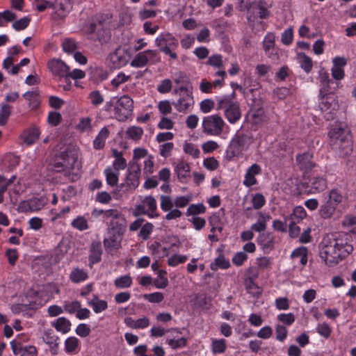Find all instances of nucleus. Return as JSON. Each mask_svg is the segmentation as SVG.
I'll return each instance as SVG.
<instances>
[{
    "label": "nucleus",
    "instance_id": "nucleus-1",
    "mask_svg": "<svg viewBox=\"0 0 356 356\" xmlns=\"http://www.w3.org/2000/svg\"><path fill=\"white\" fill-rule=\"evenodd\" d=\"M83 33L88 40L98 41L101 44L107 42L110 39V31L102 15L94 17L88 25H85Z\"/></svg>",
    "mask_w": 356,
    "mask_h": 356
},
{
    "label": "nucleus",
    "instance_id": "nucleus-2",
    "mask_svg": "<svg viewBox=\"0 0 356 356\" xmlns=\"http://www.w3.org/2000/svg\"><path fill=\"white\" fill-rule=\"evenodd\" d=\"M127 229V221L118 220L108 225V237L104 238L103 243L106 250H118L121 248V243Z\"/></svg>",
    "mask_w": 356,
    "mask_h": 356
},
{
    "label": "nucleus",
    "instance_id": "nucleus-3",
    "mask_svg": "<svg viewBox=\"0 0 356 356\" xmlns=\"http://www.w3.org/2000/svg\"><path fill=\"white\" fill-rule=\"evenodd\" d=\"M338 145L339 150L343 156H348L352 152L350 130L345 124H340L335 127V145Z\"/></svg>",
    "mask_w": 356,
    "mask_h": 356
},
{
    "label": "nucleus",
    "instance_id": "nucleus-4",
    "mask_svg": "<svg viewBox=\"0 0 356 356\" xmlns=\"http://www.w3.org/2000/svg\"><path fill=\"white\" fill-rule=\"evenodd\" d=\"M252 143V137L241 134L237 135L234 138L226 150V156L231 160L235 156L240 155L243 151L246 150Z\"/></svg>",
    "mask_w": 356,
    "mask_h": 356
},
{
    "label": "nucleus",
    "instance_id": "nucleus-5",
    "mask_svg": "<svg viewBox=\"0 0 356 356\" xmlns=\"http://www.w3.org/2000/svg\"><path fill=\"white\" fill-rule=\"evenodd\" d=\"M156 45L159 51L168 55L172 60L177 58V54L174 51L178 47L177 40L170 33H162L155 40Z\"/></svg>",
    "mask_w": 356,
    "mask_h": 356
},
{
    "label": "nucleus",
    "instance_id": "nucleus-6",
    "mask_svg": "<svg viewBox=\"0 0 356 356\" xmlns=\"http://www.w3.org/2000/svg\"><path fill=\"white\" fill-rule=\"evenodd\" d=\"M217 110H224L226 119L231 124L236 122L241 117L238 102H231L227 98L217 99Z\"/></svg>",
    "mask_w": 356,
    "mask_h": 356
},
{
    "label": "nucleus",
    "instance_id": "nucleus-7",
    "mask_svg": "<svg viewBox=\"0 0 356 356\" xmlns=\"http://www.w3.org/2000/svg\"><path fill=\"white\" fill-rule=\"evenodd\" d=\"M334 233L325 235L319 244V256L321 260L328 266L334 264Z\"/></svg>",
    "mask_w": 356,
    "mask_h": 356
},
{
    "label": "nucleus",
    "instance_id": "nucleus-8",
    "mask_svg": "<svg viewBox=\"0 0 356 356\" xmlns=\"http://www.w3.org/2000/svg\"><path fill=\"white\" fill-rule=\"evenodd\" d=\"M140 168L136 162H130L127 169L125 181L120 184V188L124 192L134 190L140 183Z\"/></svg>",
    "mask_w": 356,
    "mask_h": 356
},
{
    "label": "nucleus",
    "instance_id": "nucleus-9",
    "mask_svg": "<svg viewBox=\"0 0 356 356\" xmlns=\"http://www.w3.org/2000/svg\"><path fill=\"white\" fill-rule=\"evenodd\" d=\"M224 126V120L218 114L206 116L202 120V131L208 135L219 136Z\"/></svg>",
    "mask_w": 356,
    "mask_h": 356
},
{
    "label": "nucleus",
    "instance_id": "nucleus-10",
    "mask_svg": "<svg viewBox=\"0 0 356 356\" xmlns=\"http://www.w3.org/2000/svg\"><path fill=\"white\" fill-rule=\"evenodd\" d=\"M134 108V101L128 95H123L117 102L114 110L119 120H124L131 115Z\"/></svg>",
    "mask_w": 356,
    "mask_h": 356
},
{
    "label": "nucleus",
    "instance_id": "nucleus-11",
    "mask_svg": "<svg viewBox=\"0 0 356 356\" xmlns=\"http://www.w3.org/2000/svg\"><path fill=\"white\" fill-rule=\"evenodd\" d=\"M130 54L127 49L118 47L114 52L109 55L111 67L117 69L124 66L129 60Z\"/></svg>",
    "mask_w": 356,
    "mask_h": 356
},
{
    "label": "nucleus",
    "instance_id": "nucleus-12",
    "mask_svg": "<svg viewBox=\"0 0 356 356\" xmlns=\"http://www.w3.org/2000/svg\"><path fill=\"white\" fill-rule=\"evenodd\" d=\"M320 95L321 98L319 106L321 111L324 113V118L327 121L332 120L334 119V113L332 112L334 108H332V104L334 103L333 94L329 90L323 93L320 92Z\"/></svg>",
    "mask_w": 356,
    "mask_h": 356
},
{
    "label": "nucleus",
    "instance_id": "nucleus-13",
    "mask_svg": "<svg viewBox=\"0 0 356 356\" xmlns=\"http://www.w3.org/2000/svg\"><path fill=\"white\" fill-rule=\"evenodd\" d=\"M45 204L43 197H33L19 202L17 211L22 213L35 212L43 208Z\"/></svg>",
    "mask_w": 356,
    "mask_h": 356
},
{
    "label": "nucleus",
    "instance_id": "nucleus-14",
    "mask_svg": "<svg viewBox=\"0 0 356 356\" xmlns=\"http://www.w3.org/2000/svg\"><path fill=\"white\" fill-rule=\"evenodd\" d=\"M48 67L54 76L67 79L70 67L63 60L53 59L48 63Z\"/></svg>",
    "mask_w": 356,
    "mask_h": 356
},
{
    "label": "nucleus",
    "instance_id": "nucleus-15",
    "mask_svg": "<svg viewBox=\"0 0 356 356\" xmlns=\"http://www.w3.org/2000/svg\"><path fill=\"white\" fill-rule=\"evenodd\" d=\"M59 158L65 163L66 168L72 169L77 161V149L74 147L68 146L60 153Z\"/></svg>",
    "mask_w": 356,
    "mask_h": 356
},
{
    "label": "nucleus",
    "instance_id": "nucleus-16",
    "mask_svg": "<svg viewBox=\"0 0 356 356\" xmlns=\"http://www.w3.org/2000/svg\"><path fill=\"white\" fill-rule=\"evenodd\" d=\"M157 56L156 50H146L138 54L132 60L131 65L134 67H143L145 66L149 60L153 59Z\"/></svg>",
    "mask_w": 356,
    "mask_h": 356
},
{
    "label": "nucleus",
    "instance_id": "nucleus-17",
    "mask_svg": "<svg viewBox=\"0 0 356 356\" xmlns=\"http://www.w3.org/2000/svg\"><path fill=\"white\" fill-rule=\"evenodd\" d=\"M265 2L264 0H260L258 3L252 2V3L248 2H244L243 0L241 1V10H248L250 8L259 10V17L261 19H267L270 16V11L265 8Z\"/></svg>",
    "mask_w": 356,
    "mask_h": 356
},
{
    "label": "nucleus",
    "instance_id": "nucleus-18",
    "mask_svg": "<svg viewBox=\"0 0 356 356\" xmlns=\"http://www.w3.org/2000/svg\"><path fill=\"white\" fill-rule=\"evenodd\" d=\"M194 104L193 95L188 93L180 94L179 99L176 102H172V105L179 112L186 113Z\"/></svg>",
    "mask_w": 356,
    "mask_h": 356
},
{
    "label": "nucleus",
    "instance_id": "nucleus-19",
    "mask_svg": "<svg viewBox=\"0 0 356 356\" xmlns=\"http://www.w3.org/2000/svg\"><path fill=\"white\" fill-rule=\"evenodd\" d=\"M313 155L307 152L296 156L298 165L301 170L308 172L314 166L315 163L312 161Z\"/></svg>",
    "mask_w": 356,
    "mask_h": 356
},
{
    "label": "nucleus",
    "instance_id": "nucleus-20",
    "mask_svg": "<svg viewBox=\"0 0 356 356\" xmlns=\"http://www.w3.org/2000/svg\"><path fill=\"white\" fill-rule=\"evenodd\" d=\"M43 341L49 346L50 351L52 355H56L58 353V342L59 338L56 336L54 332L51 330H47L44 332L42 337Z\"/></svg>",
    "mask_w": 356,
    "mask_h": 356
},
{
    "label": "nucleus",
    "instance_id": "nucleus-21",
    "mask_svg": "<svg viewBox=\"0 0 356 356\" xmlns=\"http://www.w3.org/2000/svg\"><path fill=\"white\" fill-rule=\"evenodd\" d=\"M261 172V167L257 164H252L248 170L245 175L243 184L246 186H252L257 183L255 175L260 174Z\"/></svg>",
    "mask_w": 356,
    "mask_h": 356
},
{
    "label": "nucleus",
    "instance_id": "nucleus-22",
    "mask_svg": "<svg viewBox=\"0 0 356 356\" xmlns=\"http://www.w3.org/2000/svg\"><path fill=\"white\" fill-rule=\"evenodd\" d=\"M102 248L100 241H92L90 245L89 261L90 264L99 263L102 259Z\"/></svg>",
    "mask_w": 356,
    "mask_h": 356
},
{
    "label": "nucleus",
    "instance_id": "nucleus-23",
    "mask_svg": "<svg viewBox=\"0 0 356 356\" xmlns=\"http://www.w3.org/2000/svg\"><path fill=\"white\" fill-rule=\"evenodd\" d=\"M307 184L312 193H318L326 188V181L321 177H310Z\"/></svg>",
    "mask_w": 356,
    "mask_h": 356
},
{
    "label": "nucleus",
    "instance_id": "nucleus-24",
    "mask_svg": "<svg viewBox=\"0 0 356 356\" xmlns=\"http://www.w3.org/2000/svg\"><path fill=\"white\" fill-rule=\"evenodd\" d=\"M353 246L348 244L347 241L345 243H343V241H339L338 238H335V254H337V251L339 252L338 254V258L340 260L346 257L353 251Z\"/></svg>",
    "mask_w": 356,
    "mask_h": 356
},
{
    "label": "nucleus",
    "instance_id": "nucleus-25",
    "mask_svg": "<svg viewBox=\"0 0 356 356\" xmlns=\"http://www.w3.org/2000/svg\"><path fill=\"white\" fill-rule=\"evenodd\" d=\"M334 193V190H331L328 195V200L321 205L320 209V215L323 218H330L334 213V203L332 200V195Z\"/></svg>",
    "mask_w": 356,
    "mask_h": 356
},
{
    "label": "nucleus",
    "instance_id": "nucleus-26",
    "mask_svg": "<svg viewBox=\"0 0 356 356\" xmlns=\"http://www.w3.org/2000/svg\"><path fill=\"white\" fill-rule=\"evenodd\" d=\"M58 6L56 14L59 18L65 17L72 8V0H56Z\"/></svg>",
    "mask_w": 356,
    "mask_h": 356
},
{
    "label": "nucleus",
    "instance_id": "nucleus-27",
    "mask_svg": "<svg viewBox=\"0 0 356 356\" xmlns=\"http://www.w3.org/2000/svg\"><path fill=\"white\" fill-rule=\"evenodd\" d=\"M109 136V131L107 127H103L93 141V147L95 149H102L105 146L106 138Z\"/></svg>",
    "mask_w": 356,
    "mask_h": 356
},
{
    "label": "nucleus",
    "instance_id": "nucleus-28",
    "mask_svg": "<svg viewBox=\"0 0 356 356\" xmlns=\"http://www.w3.org/2000/svg\"><path fill=\"white\" fill-rule=\"evenodd\" d=\"M175 171L177 175L178 179L181 182H185L189 175L190 167L188 163L181 161L176 165Z\"/></svg>",
    "mask_w": 356,
    "mask_h": 356
},
{
    "label": "nucleus",
    "instance_id": "nucleus-29",
    "mask_svg": "<svg viewBox=\"0 0 356 356\" xmlns=\"http://www.w3.org/2000/svg\"><path fill=\"white\" fill-rule=\"evenodd\" d=\"M51 325L57 331L63 334L67 333L70 330L71 323L65 317L58 318L56 321L51 323Z\"/></svg>",
    "mask_w": 356,
    "mask_h": 356
},
{
    "label": "nucleus",
    "instance_id": "nucleus-30",
    "mask_svg": "<svg viewBox=\"0 0 356 356\" xmlns=\"http://www.w3.org/2000/svg\"><path fill=\"white\" fill-rule=\"evenodd\" d=\"M347 63L343 57H335V81L342 80L345 76V72L342 68Z\"/></svg>",
    "mask_w": 356,
    "mask_h": 356
},
{
    "label": "nucleus",
    "instance_id": "nucleus-31",
    "mask_svg": "<svg viewBox=\"0 0 356 356\" xmlns=\"http://www.w3.org/2000/svg\"><path fill=\"white\" fill-rule=\"evenodd\" d=\"M111 218V220L108 225H111L113 222H116L118 220L120 221H127L124 216L121 214L117 209H108L105 210L103 219L108 220Z\"/></svg>",
    "mask_w": 356,
    "mask_h": 356
},
{
    "label": "nucleus",
    "instance_id": "nucleus-32",
    "mask_svg": "<svg viewBox=\"0 0 356 356\" xmlns=\"http://www.w3.org/2000/svg\"><path fill=\"white\" fill-rule=\"evenodd\" d=\"M40 131L38 128H32L25 131L22 136L24 143L28 145L33 144L39 138Z\"/></svg>",
    "mask_w": 356,
    "mask_h": 356
},
{
    "label": "nucleus",
    "instance_id": "nucleus-33",
    "mask_svg": "<svg viewBox=\"0 0 356 356\" xmlns=\"http://www.w3.org/2000/svg\"><path fill=\"white\" fill-rule=\"evenodd\" d=\"M230 266L228 259H226L222 254H220L215 259L214 262L211 263L210 268L212 270H217L218 268L227 269Z\"/></svg>",
    "mask_w": 356,
    "mask_h": 356
},
{
    "label": "nucleus",
    "instance_id": "nucleus-34",
    "mask_svg": "<svg viewBox=\"0 0 356 356\" xmlns=\"http://www.w3.org/2000/svg\"><path fill=\"white\" fill-rule=\"evenodd\" d=\"M319 80L321 82V92H327L330 90V83L331 80L329 79V74L323 69L319 71Z\"/></svg>",
    "mask_w": 356,
    "mask_h": 356
},
{
    "label": "nucleus",
    "instance_id": "nucleus-35",
    "mask_svg": "<svg viewBox=\"0 0 356 356\" xmlns=\"http://www.w3.org/2000/svg\"><path fill=\"white\" fill-rule=\"evenodd\" d=\"M88 277V273L79 268L73 269L70 275V279L74 283L85 281Z\"/></svg>",
    "mask_w": 356,
    "mask_h": 356
},
{
    "label": "nucleus",
    "instance_id": "nucleus-36",
    "mask_svg": "<svg viewBox=\"0 0 356 356\" xmlns=\"http://www.w3.org/2000/svg\"><path fill=\"white\" fill-rule=\"evenodd\" d=\"M166 274L167 272L165 270H159L158 271L157 278L154 280V284L157 289H164L168 285Z\"/></svg>",
    "mask_w": 356,
    "mask_h": 356
},
{
    "label": "nucleus",
    "instance_id": "nucleus-37",
    "mask_svg": "<svg viewBox=\"0 0 356 356\" xmlns=\"http://www.w3.org/2000/svg\"><path fill=\"white\" fill-rule=\"evenodd\" d=\"M245 282L246 290L249 293L255 297H259L261 294L259 287L255 284L252 277L246 279Z\"/></svg>",
    "mask_w": 356,
    "mask_h": 356
},
{
    "label": "nucleus",
    "instance_id": "nucleus-38",
    "mask_svg": "<svg viewBox=\"0 0 356 356\" xmlns=\"http://www.w3.org/2000/svg\"><path fill=\"white\" fill-rule=\"evenodd\" d=\"M143 134V129L140 127L132 126L126 131L127 138L133 140H139Z\"/></svg>",
    "mask_w": 356,
    "mask_h": 356
},
{
    "label": "nucleus",
    "instance_id": "nucleus-39",
    "mask_svg": "<svg viewBox=\"0 0 356 356\" xmlns=\"http://www.w3.org/2000/svg\"><path fill=\"white\" fill-rule=\"evenodd\" d=\"M300 59V66L307 73L311 72L313 67V62L310 57L306 55L305 53H298V54Z\"/></svg>",
    "mask_w": 356,
    "mask_h": 356
},
{
    "label": "nucleus",
    "instance_id": "nucleus-40",
    "mask_svg": "<svg viewBox=\"0 0 356 356\" xmlns=\"http://www.w3.org/2000/svg\"><path fill=\"white\" fill-rule=\"evenodd\" d=\"M143 203L144 206L147 207L151 213L149 214V216L151 218L157 217L159 215L156 213H154L156 210V202L155 198L149 195L144 198Z\"/></svg>",
    "mask_w": 356,
    "mask_h": 356
},
{
    "label": "nucleus",
    "instance_id": "nucleus-41",
    "mask_svg": "<svg viewBox=\"0 0 356 356\" xmlns=\"http://www.w3.org/2000/svg\"><path fill=\"white\" fill-rule=\"evenodd\" d=\"M71 225L72 227L79 230L84 231L88 229L89 226L87 220L84 216H79L76 218H74L72 222Z\"/></svg>",
    "mask_w": 356,
    "mask_h": 356
},
{
    "label": "nucleus",
    "instance_id": "nucleus-42",
    "mask_svg": "<svg viewBox=\"0 0 356 356\" xmlns=\"http://www.w3.org/2000/svg\"><path fill=\"white\" fill-rule=\"evenodd\" d=\"M104 173L106 178L107 184L111 186H114L118 184L119 172H114L111 168H107L104 170Z\"/></svg>",
    "mask_w": 356,
    "mask_h": 356
},
{
    "label": "nucleus",
    "instance_id": "nucleus-43",
    "mask_svg": "<svg viewBox=\"0 0 356 356\" xmlns=\"http://www.w3.org/2000/svg\"><path fill=\"white\" fill-rule=\"evenodd\" d=\"M258 243L262 245L264 250H271L273 249L274 242L270 238L269 234H261L258 238Z\"/></svg>",
    "mask_w": 356,
    "mask_h": 356
},
{
    "label": "nucleus",
    "instance_id": "nucleus-44",
    "mask_svg": "<svg viewBox=\"0 0 356 356\" xmlns=\"http://www.w3.org/2000/svg\"><path fill=\"white\" fill-rule=\"evenodd\" d=\"M263 46L266 54H268L270 51H275V35L273 33H268L266 35Z\"/></svg>",
    "mask_w": 356,
    "mask_h": 356
},
{
    "label": "nucleus",
    "instance_id": "nucleus-45",
    "mask_svg": "<svg viewBox=\"0 0 356 356\" xmlns=\"http://www.w3.org/2000/svg\"><path fill=\"white\" fill-rule=\"evenodd\" d=\"M131 284L132 279L129 275L121 276L115 280V286L118 289L128 288Z\"/></svg>",
    "mask_w": 356,
    "mask_h": 356
},
{
    "label": "nucleus",
    "instance_id": "nucleus-46",
    "mask_svg": "<svg viewBox=\"0 0 356 356\" xmlns=\"http://www.w3.org/2000/svg\"><path fill=\"white\" fill-rule=\"evenodd\" d=\"M31 18L30 16L24 17L18 20L15 21L13 23V28L15 31H22L24 30L30 24Z\"/></svg>",
    "mask_w": 356,
    "mask_h": 356
},
{
    "label": "nucleus",
    "instance_id": "nucleus-47",
    "mask_svg": "<svg viewBox=\"0 0 356 356\" xmlns=\"http://www.w3.org/2000/svg\"><path fill=\"white\" fill-rule=\"evenodd\" d=\"M206 211V207L202 203L197 204H191L187 209L186 215L195 216L200 213H204Z\"/></svg>",
    "mask_w": 356,
    "mask_h": 356
},
{
    "label": "nucleus",
    "instance_id": "nucleus-48",
    "mask_svg": "<svg viewBox=\"0 0 356 356\" xmlns=\"http://www.w3.org/2000/svg\"><path fill=\"white\" fill-rule=\"evenodd\" d=\"M11 113V106L8 104H2L0 109V125L6 124L8 118Z\"/></svg>",
    "mask_w": 356,
    "mask_h": 356
},
{
    "label": "nucleus",
    "instance_id": "nucleus-49",
    "mask_svg": "<svg viewBox=\"0 0 356 356\" xmlns=\"http://www.w3.org/2000/svg\"><path fill=\"white\" fill-rule=\"evenodd\" d=\"M79 345V340L74 337L67 338L65 341V350L67 353L75 351Z\"/></svg>",
    "mask_w": 356,
    "mask_h": 356
},
{
    "label": "nucleus",
    "instance_id": "nucleus-50",
    "mask_svg": "<svg viewBox=\"0 0 356 356\" xmlns=\"http://www.w3.org/2000/svg\"><path fill=\"white\" fill-rule=\"evenodd\" d=\"M261 217L262 218L261 220H259L256 223L252 225L251 229L252 231H255L257 232H263L266 228V219L270 218V216L267 215L266 216L261 215Z\"/></svg>",
    "mask_w": 356,
    "mask_h": 356
},
{
    "label": "nucleus",
    "instance_id": "nucleus-51",
    "mask_svg": "<svg viewBox=\"0 0 356 356\" xmlns=\"http://www.w3.org/2000/svg\"><path fill=\"white\" fill-rule=\"evenodd\" d=\"M17 15L10 10H5L0 13V26H3L5 22H10L14 21Z\"/></svg>",
    "mask_w": 356,
    "mask_h": 356
},
{
    "label": "nucleus",
    "instance_id": "nucleus-52",
    "mask_svg": "<svg viewBox=\"0 0 356 356\" xmlns=\"http://www.w3.org/2000/svg\"><path fill=\"white\" fill-rule=\"evenodd\" d=\"M184 151L186 154L191 155L194 158L200 156V151L195 145L190 143H185L184 145Z\"/></svg>",
    "mask_w": 356,
    "mask_h": 356
},
{
    "label": "nucleus",
    "instance_id": "nucleus-53",
    "mask_svg": "<svg viewBox=\"0 0 356 356\" xmlns=\"http://www.w3.org/2000/svg\"><path fill=\"white\" fill-rule=\"evenodd\" d=\"M212 350L215 353H222L226 350V341L223 339L213 340L212 342Z\"/></svg>",
    "mask_w": 356,
    "mask_h": 356
},
{
    "label": "nucleus",
    "instance_id": "nucleus-54",
    "mask_svg": "<svg viewBox=\"0 0 356 356\" xmlns=\"http://www.w3.org/2000/svg\"><path fill=\"white\" fill-rule=\"evenodd\" d=\"M63 49L65 52H67L68 54H71L75 51V50L77 49V44L76 42L72 39H66L63 41Z\"/></svg>",
    "mask_w": 356,
    "mask_h": 356
},
{
    "label": "nucleus",
    "instance_id": "nucleus-55",
    "mask_svg": "<svg viewBox=\"0 0 356 356\" xmlns=\"http://www.w3.org/2000/svg\"><path fill=\"white\" fill-rule=\"evenodd\" d=\"M91 103L94 106H98L104 102V97L99 90L92 91L89 95Z\"/></svg>",
    "mask_w": 356,
    "mask_h": 356
},
{
    "label": "nucleus",
    "instance_id": "nucleus-56",
    "mask_svg": "<svg viewBox=\"0 0 356 356\" xmlns=\"http://www.w3.org/2000/svg\"><path fill=\"white\" fill-rule=\"evenodd\" d=\"M316 330L319 334L327 338L330 335L332 328L327 323H322L318 325Z\"/></svg>",
    "mask_w": 356,
    "mask_h": 356
},
{
    "label": "nucleus",
    "instance_id": "nucleus-57",
    "mask_svg": "<svg viewBox=\"0 0 356 356\" xmlns=\"http://www.w3.org/2000/svg\"><path fill=\"white\" fill-rule=\"evenodd\" d=\"M153 225L150 222H147L141 227L139 236L144 240H147L153 229Z\"/></svg>",
    "mask_w": 356,
    "mask_h": 356
},
{
    "label": "nucleus",
    "instance_id": "nucleus-58",
    "mask_svg": "<svg viewBox=\"0 0 356 356\" xmlns=\"http://www.w3.org/2000/svg\"><path fill=\"white\" fill-rule=\"evenodd\" d=\"M293 29L292 28H288L286 29L282 33L281 37V41L285 45H289L291 44L293 41Z\"/></svg>",
    "mask_w": 356,
    "mask_h": 356
},
{
    "label": "nucleus",
    "instance_id": "nucleus-59",
    "mask_svg": "<svg viewBox=\"0 0 356 356\" xmlns=\"http://www.w3.org/2000/svg\"><path fill=\"white\" fill-rule=\"evenodd\" d=\"M207 64L216 67H222L223 62L222 56L220 54H214L210 56L207 60Z\"/></svg>",
    "mask_w": 356,
    "mask_h": 356
},
{
    "label": "nucleus",
    "instance_id": "nucleus-60",
    "mask_svg": "<svg viewBox=\"0 0 356 356\" xmlns=\"http://www.w3.org/2000/svg\"><path fill=\"white\" fill-rule=\"evenodd\" d=\"M173 202L170 196H161V208L164 211H168L173 207Z\"/></svg>",
    "mask_w": 356,
    "mask_h": 356
},
{
    "label": "nucleus",
    "instance_id": "nucleus-61",
    "mask_svg": "<svg viewBox=\"0 0 356 356\" xmlns=\"http://www.w3.org/2000/svg\"><path fill=\"white\" fill-rule=\"evenodd\" d=\"M252 202L255 209H259L265 204L266 200L262 194L257 193L253 196Z\"/></svg>",
    "mask_w": 356,
    "mask_h": 356
},
{
    "label": "nucleus",
    "instance_id": "nucleus-62",
    "mask_svg": "<svg viewBox=\"0 0 356 356\" xmlns=\"http://www.w3.org/2000/svg\"><path fill=\"white\" fill-rule=\"evenodd\" d=\"M187 260V257L184 255L174 254L168 260V264L171 266H176L179 264H183Z\"/></svg>",
    "mask_w": 356,
    "mask_h": 356
},
{
    "label": "nucleus",
    "instance_id": "nucleus-63",
    "mask_svg": "<svg viewBox=\"0 0 356 356\" xmlns=\"http://www.w3.org/2000/svg\"><path fill=\"white\" fill-rule=\"evenodd\" d=\"M81 307V303L77 301L65 302L64 310L69 314H74Z\"/></svg>",
    "mask_w": 356,
    "mask_h": 356
},
{
    "label": "nucleus",
    "instance_id": "nucleus-64",
    "mask_svg": "<svg viewBox=\"0 0 356 356\" xmlns=\"http://www.w3.org/2000/svg\"><path fill=\"white\" fill-rule=\"evenodd\" d=\"M200 110L204 113L210 112L215 106V103L213 100L210 99H206L200 102Z\"/></svg>",
    "mask_w": 356,
    "mask_h": 356
}]
</instances>
